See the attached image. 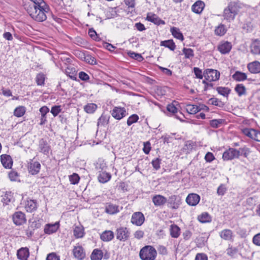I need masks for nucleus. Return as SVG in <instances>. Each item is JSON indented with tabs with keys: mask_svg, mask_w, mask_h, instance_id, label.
<instances>
[{
	"mask_svg": "<svg viewBox=\"0 0 260 260\" xmlns=\"http://www.w3.org/2000/svg\"><path fill=\"white\" fill-rule=\"evenodd\" d=\"M160 45L168 48L172 51H174L176 48V45L172 40H168L160 42Z\"/></svg>",
	"mask_w": 260,
	"mask_h": 260,
	"instance_id": "nucleus-31",
	"label": "nucleus"
},
{
	"mask_svg": "<svg viewBox=\"0 0 260 260\" xmlns=\"http://www.w3.org/2000/svg\"><path fill=\"white\" fill-rule=\"evenodd\" d=\"M200 200V197L196 193L189 194L186 198V203L190 206L197 205Z\"/></svg>",
	"mask_w": 260,
	"mask_h": 260,
	"instance_id": "nucleus-20",
	"label": "nucleus"
},
{
	"mask_svg": "<svg viewBox=\"0 0 260 260\" xmlns=\"http://www.w3.org/2000/svg\"><path fill=\"white\" fill-rule=\"evenodd\" d=\"M195 260H208V257L205 253H199L197 254Z\"/></svg>",
	"mask_w": 260,
	"mask_h": 260,
	"instance_id": "nucleus-60",
	"label": "nucleus"
},
{
	"mask_svg": "<svg viewBox=\"0 0 260 260\" xmlns=\"http://www.w3.org/2000/svg\"><path fill=\"white\" fill-rule=\"evenodd\" d=\"M232 45L231 42L228 41H221L218 45V50L222 54L229 53L231 51Z\"/></svg>",
	"mask_w": 260,
	"mask_h": 260,
	"instance_id": "nucleus-16",
	"label": "nucleus"
},
{
	"mask_svg": "<svg viewBox=\"0 0 260 260\" xmlns=\"http://www.w3.org/2000/svg\"><path fill=\"white\" fill-rule=\"evenodd\" d=\"M209 102L211 105L216 106L219 107H223L224 105V103L221 100L215 98L210 99L209 100Z\"/></svg>",
	"mask_w": 260,
	"mask_h": 260,
	"instance_id": "nucleus-40",
	"label": "nucleus"
},
{
	"mask_svg": "<svg viewBox=\"0 0 260 260\" xmlns=\"http://www.w3.org/2000/svg\"><path fill=\"white\" fill-rule=\"evenodd\" d=\"M108 118L106 115H102L99 118L97 125L98 126H104L108 123Z\"/></svg>",
	"mask_w": 260,
	"mask_h": 260,
	"instance_id": "nucleus-44",
	"label": "nucleus"
},
{
	"mask_svg": "<svg viewBox=\"0 0 260 260\" xmlns=\"http://www.w3.org/2000/svg\"><path fill=\"white\" fill-rule=\"evenodd\" d=\"M128 54L131 58L137 60L139 61H141L143 59L142 56L140 54L136 53L134 52H130L128 53Z\"/></svg>",
	"mask_w": 260,
	"mask_h": 260,
	"instance_id": "nucleus-51",
	"label": "nucleus"
},
{
	"mask_svg": "<svg viewBox=\"0 0 260 260\" xmlns=\"http://www.w3.org/2000/svg\"><path fill=\"white\" fill-rule=\"evenodd\" d=\"M182 51L186 58H190L194 56L193 51L190 48H184Z\"/></svg>",
	"mask_w": 260,
	"mask_h": 260,
	"instance_id": "nucleus-47",
	"label": "nucleus"
},
{
	"mask_svg": "<svg viewBox=\"0 0 260 260\" xmlns=\"http://www.w3.org/2000/svg\"><path fill=\"white\" fill-rule=\"evenodd\" d=\"M240 6L236 2H231L228 6L224 10L223 16L224 19L231 22L233 21L235 16L238 14Z\"/></svg>",
	"mask_w": 260,
	"mask_h": 260,
	"instance_id": "nucleus-2",
	"label": "nucleus"
},
{
	"mask_svg": "<svg viewBox=\"0 0 260 260\" xmlns=\"http://www.w3.org/2000/svg\"><path fill=\"white\" fill-rule=\"evenodd\" d=\"M24 208L27 212H33L38 208V203L36 200H29L25 202Z\"/></svg>",
	"mask_w": 260,
	"mask_h": 260,
	"instance_id": "nucleus-18",
	"label": "nucleus"
},
{
	"mask_svg": "<svg viewBox=\"0 0 260 260\" xmlns=\"http://www.w3.org/2000/svg\"><path fill=\"white\" fill-rule=\"evenodd\" d=\"M239 151H240V155H242L245 157H247L251 152L250 148L246 146L240 148Z\"/></svg>",
	"mask_w": 260,
	"mask_h": 260,
	"instance_id": "nucleus-49",
	"label": "nucleus"
},
{
	"mask_svg": "<svg viewBox=\"0 0 260 260\" xmlns=\"http://www.w3.org/2000/svg\"><path fill=\"white\" fill-rule=\"evenodd\" d=\"M205 159L207 162H210L215 159V157L212 153L208 152L206 153Z\"/></svg>",
	"mask_w": 260,
	"mask_h": 260,
	"instance_id": "nucleus-61",
	"label": "nucleus"
},
{
	"mask_svg": "<svg viewBox=\"0 0 260 260\" xmlns=\"http://www.w3.org/2000/svg\"><path fill=\"white\" fill-rule=\"evenodd\" d=\"M12 219L16 225H22L26 222L25 215L21 211L15 212L12 216Z\"/></svg>",
	"mask_w": 260,
	"mask_h": 260,
	"instance_id": "nucleus-7",
	"label": "nucleus"
},
{
	"mask_svg": "<svg viewBox=\"0 0 260 260\" xmlns=\"http://www.w3.org/2000/svg\"><path fill=\"white\" fill-rule=\"evenodd\" d=\"M84 60L87 63L90 64H96V61L94 57H93L91 55H86L84 56Z\"/></svg>",
	"mask_w": 260,
	"mask_h": 260,
	"instance_id": "nucleus-52",
	"label": "nucleus"
},
{
	"mask_svg": "<svg viewBox=\"0 0 260 260\" xmlns=\"http://www.w3.org/2000/svg\"><path fill=\"white\" fill-rule=\"evenodd\" d=\"M167 109L169 112L173 114L176 113L177 112V108L173 104H169L167 106Z\"/></svg>",
	"mask_w": 260,
	"mask_h": 260,
	"instance_id": "nucleus-62",
	"label": "nucleus"
},
{
	"mask_svg": "<svg viewBox=\"0 0 260 260\" xmlns=\"http://www.w3.org/2000/svg\"><path fill=\"white\" fill-rule=\"evenodd\" d=\"M226 31V30L224 25L223 24H220L215 28V33L217 35L221 36L225 34Z\"/></svg>",
	"mask_w": 260,
	"mask_h": 260,
	"instance_id": "nucleus-43",
	"label": "nucleus"
},
{
	"mask_svg": "<svg viewBox=\"0 0 260 260\" xmlns=\"http://www.w3.org/2000/svg\"><path fill=\"white\" fill-rule=\"evenodd\" d=\"M130 233L125 227H121L116 230V238L121 241H125L129 238Z\"/></svg>",
	"mask_w": 260,
	"mask_h": 260,
	"instance_id": "nucleus-8",
	"label": "nucleus"
},
{
	"mask_svg": "<svg viewBox=\"0 0 260 260\" xmlns=\"http://www.w3.org/2000/svg\"><path fill=\"white\" fill-rule=\"evenodd\" d=\"M199 221L202 223L209 222L211 218L209 214L207 212H204L198 217Z\"/></svg>",
	"mask_w": 260,
	"mask_h": 260,
	"instance_id": "nucleus-36",
	"label": "nucleus"
},
{
	"mask_svg": "<svg viewBox=\"0 0 260 260\" xmlns=\"http://www.w3.org/2000/svg\"><path fill=\"white\" fill-rule=\"evenodd\" d=\"M220 75V74L219 71L211 69H206L204 72V76L205 79L210 82L218 80Z\"/></svg>",
	"mask_w": 260,
	"mask_h": 260,
	"instance_id": "nucleus-4",
	"label": "nucleus"
},
{
	"mask_svg": "<svg viewBox=\"0 0 260 260\" xmlns=\"http://www.w3.org/2000/svg\"><path fill=\"white\" fill-rule=\"evenodd\" d=\"M18 174L15 171H11L9 174V177L11 181H17L18 180Z\"/></svg>",
	"mask_w": 260,
	"mask_h": 260,
	"instance_id": "nucleus-54",
	"label": "nucleus"
},
{
	"mask_svg": "<svg viewBox=\"0 0 260 260\" xmlns=\"http://www.w3.org/2000/svg\"><path fill=\"white\" fill-rule=\"evenodd\" d=\"M111 112L112 116L117 120L121 119L127 114L125 109L120 107H115Z\"/></svg>",
	"mask_w": 260,
	"mask_h": 260,
	"instance_id": "nucleus-9",
	"label": "nucleus"
},
{
	"mask_svg": "<svg viewBox=\"0 0 260 260\" xmlns=\"http://www.w3.org/2000/svg\"><path fill=\"white\" fill-rule=\"evenodd\" d=\"M244 135L258 142H260V131L253 129L246 128L242 130Z\"/></svg>",
	"mask_w": 260,
	"mask_h": 260,
	"instance_id": "nucleus-6",
	"label": "nucleus"
},
{
	"mask_svg": "<svg viewBox=\"0 0 260 260\" xmlns=\"http://www.w3.org/2000/svg\"><path fill=\"white\" fill-rule=\"evenodd\" d=\"M25 112V108L23 106H19L17 107L14 112V115L17 117L22 116Z\"/></svg>",
	"mask_w": 260,
	"mask_h": 260,
	"instance_id": "nucleus-39",
	"label": "nucleus"
},
{
	"mask_svg": "<svg viewBox=\"0 0 260 260\" xmlns=\"http://www.w3.org/2000/svg\"><path fill=\"white\" fill-rule=\"evenodd\" d=\"M219 237L222 240L233 242L235 235L233 232L228 229H223L219 233Z\"/></svg>",
	"mask_w": 260,
	"mask_h": 260,
	"instance_id": "nucleus-13",
	"label": "nucleus"
},
{
	"mask_svg": "<svg viewBox=\"0 0 260 260\" xmlns=\"http://www.w3.org/2000/svg\"><path fill=\"white\" fill-rule=\"evenodd\" d=\"M152 201L155 206L160 207L166 204L167 199L162 195L156 194L152 197Z\"/></svg>",
	"mask_w": 260,
	"mask_h": 260,
	"instance_id": "nucleus-19",
	"label": "nucleus"
},
{
	"mask_svg": "<svg viewBox=\"0 0 260 260\" xmlns=\"http://www.w3.org/2000/svg\"><path fill=\"white\" fill-rule=\"evenodd\" d=\"M111 178L110 174L106 172H100L98 175V180L99 182L105 183L109 181Z\"/></svg>",
	"mask_w": 260,
	"mask_h": 260,
	"instance_id": "nucleus-27",
	"label": "nucleus"
},
{
	"mask_svg": "<svg viewBox=\"0 0 260 260\" xmlns=\"http://www.w3.org/2000/svg\"><path fill=\"white\" fill-rule=\"evenodd\" d=\"M176 198H177L176 196L173 195V196H170L169 199V203L171 205H173L172 208L174 209H176L178 207V205L175 204V201L176 200Z\"/></svg>",
	"mask_w": 260,
	"mask_h": 260,
	"instance_id": "nucleus-55",
	"label": "nucleus"
},
{
	"mask_svg": "<svg viewBox=\"0 0 260 260\" xmlns=\"http://www.w3.org/2000/svg\"><path fill=\"white\" fill-rule=\"evenodd\" d=\"M74 236L76 238H80L84 235V228L81 225L75 226L73 231Z\"/></svg>",
	"mask_w": 260,
	"mask_h": 260,
	"instance_id": "nucleus-30",
	"label": "nucleus"
},
{
	"mask_svg": "<svg viewBox=\"0 0 260 260\" xmlns=\"http://www.w3.org/2000/svg\"><path fill=\"white\" fill-rule=\"evenodd\" d=\"M252 242L255 245L260 246V233L254 236L252 239Z\"/></svg>",
	"mask_w": 260,
	"mask_h": 260,
	"instance_id": "nucleus-63",
	"label": "nucleus"
},
{
	"mask_svg": "<svg viewBox=\"0 0 260 260\" xmlns=\"http://www.w3.org/2000/svg\"><path fill=\"white\" fill-rule=\"evenodd\" d=\"M30 255L28 248L21 247L17 250V257L19 260H28Z\"/></svg>",
	"mask_w": 260,
	"mask_h": 260,
	"instance_id": "nucleus-17",
	"label": "nucleus"
},
{
	"mask_svg": "<svg viewBox=\"0 0 260 260\" xmlns=\"http://www.w3.org/2000/svg\"><path fill=\"white\" fill-rule=\"evenodd\" d=\"M216 90L218 93L224 96L227 97L230 93L231 90L228 87H218Z\"/></svg>",
	"mask_w": 260,
	"mask_h": 260,
	"instance_id": "nucleus-41",
	"label": "nucleus"
},
{
	"mask_svg": "<svg viewBox=\"0 0 260 260\" xmlns=\"http://www.w3.org/2000/svg\"><path fill=\"white\" fill-rule=\"evenodd\" d=\"M114 233L110 231H105L102 233L100 238L101 240L105 242H109L114 238Z\"/></svg>",
	"mask_w": 260,
	"mask_h": 260,
	"instance_id": "nucleus-26",
	"label": "nucleus"
},
{
	"mask_svg": "<svg viewBox=\"0 0 260 260\" xmlns=\"http://www.w3.org/2000/svg\"><path fill=\"white\" fill-rule=\"evenodd\" d=\"M170 31L174 38L181 41H183L184 40L183 36L179 28L173 27L171 28Z\"/></svg>",
	"mask_w": 260,
	"mask_h": 260,
	"instance_id": "nucleus-34",
	"label": "nucleus"
},
{
	"mask_svg": "<svg viewBox=\"0 0 260 260\" xmlns=\"http://www.w3.org/2000/svg\"><path fill=\"white\" fill-rule=\"evenodd\" d=\"M46 260H60V259L55 253H51L47 255Z\"/></svg>",
	"mask_w": 260,
	"mask_h": 260,
	"instance_id": "nucleus-64",
	"label": "nucleus"
},
{
	"mask_svg": "<svg viewBox=\"0 0 260 260\" xmlns=\"http://www.w3.org/2000/svg\"><path fill=\"white\" fill-rule=\"evenodd\" d=\"M106 212L110 214H116L119 212L118 206L116 205L109 204L106 207Z\"/></svg>",
	"mask_w": 260,
	"mask_h": 260,
	"instance_id": "nucleus-32",
	"label": "nucleus"
},
{
	"mask_svg": "<svg viewBox=\"0 0 260 260\" xmlns=\"http://www.w3.org/2000/svg\"><path fill=\"white\" fill-rule=\"evenodd\" d=\"M157 250L158 251L159 254L161 255H167L168 254V250L167 248L162 245H159L158 248Z\"/></svg>",
	"mask_w": 260,
	"mask_h": 260,
	"instance_id": "nucleus-59",
	"label": "nucleus"
},
{
	"mask_svg": "<svg viewBox=\"0 0 260 260\" xmlns=\"http://www.w3.org/2000/svg\"><path fill=\"white\" fill-rule=\"evenodd\" d=\"M60 111L61 108L60 106H53L51 110V113L54 117L56 116L60 112Z\"/></svg>",
	"mask_w": 260,
	"mask_h": 260,
	"instance_id": "nucleus-53",
	"label": "nucleus"
},
{
	"mask_svg": "<svg viewBox=\"0 0 260 260\" xmlns=\"http://www.w3.org/2000/svg\"><path fill=\"white\" fill-rule=\"evenodd\" d=\"M139 256L141 260H155L157 251L151 245H146L141 249Z\"/></svg>",
	"mask_w": 260,
	"mask_h": 260,
	"instance_id": "nucleus-3",
	"label": "nucleus"
},
{
	"mask_svg": "<svg viewBox=\"0 0 260 260\" xmlns=\"http://www.w3.org/2000/svg\"><path fill=\"white\" fill-rule=\"evenodd\" d=\"M73 253L74 257L78 260H82L86 256L84 249L79 244H77L74 247Z\"/></svg>",
	"mask_w": 260,
	"mask_h": 260,
	"instance_id": "nucleus-12",
	"label": "nucleus"
},
{
	"mask_svg": "<svg viewBox=\"0 0 260 260\" xmlns=\"http://www.w3.org/2000/svg\"><path fill=\"white\" fill-rule=\"evenodd\" d=\"M170 235L172 237L177 238L180 234V229L176 224H172L170 228Z\"/></svg>",
	"mask_w": 260,
	"mask_h": 260,
	"instance_id": "nucleus-29",
	"label": "nucleus"
},
{
	"mask_svg": "<svg viewBox=\"0 0 260 260\" xmlns=\"http://www.w3.org/2000/svg\"><path fill=\"white\" fill-rule=\"evenodd\" d=\"M31 4L26 5L25 9L28 14L36 21L43 22L46 20L50 8L44 0H30Z\"/></svg>",
	"mask_w": 260,
	"mask_h": 260,
	"instance_id": "nucleus-1",
	"label": "nucleus"
},
{
	"mask_svg": "<svg viewBox=\"0 0 260 260\" xmlns=\"http://www.w3.org/2000/svg\"><path fill=\"white\" fill-rule=\"evenodd\" d=\"M1 160L2 165L5 168H11L13 165L12 159L11 156L7 154H3L1 156Z\"/></svg>",
	"mask_w": 260,
	"mask_h": 260,
	"instance_id": "nucleus-23",
	"label": "nucleus"
},
{
	"mask_svg": "<svg viewBox=\"0 0 260 260\" xmlns=\"http://www.w3.org/2000/svg\"><path fill=\"white\" fill-rule=\"evenodd\" d=\"M160 161L161 160L158 158L152 161V166L156 170H157L160 168Z\"/></svg>",
	"mask_w": 260,
	"mask_h": 260,
	"instance_id": "nucleus-56",
	"label": "nucleus"
},
{
	"mask_svg": "<svg viewBox=\"0 0 260 260\" xmlns=\"http://www.w3.org/2000/svg\"><path fill=\"white\" fill-rule=\"evenodd\" d=\"M146 20L157 25L165 24L164 20L160 19L156 15L152 13H148Z\"/></svg>",
	"mask_w": 260,
	"mask_h": 260,
	"instance_id": "nucleus-22",
	"label": "nucleus"
},
{
	"mask_svg": "<svg viewBox=\"0 0 260 260\" xmlns=\"http://www.w3.org/2000/svg\"><path fill=\"white\" fill-rule=\"evenodd\" d=\"M250 51L254 55H260V40L256 39L251 44Z\"/></svg>",
	"mask_w": 260,
	"mask_h": 260,
	"instance_id": "nucleus-24",
	"label": "nucleus"
},
{
	"mask_svg": "<svg viewBox=\"0 0 260 260\" xmlns=\"http://www.w3.org/2000/svg\"><path fill=\"white\" fill-rule=\"evenodd\" d=\"M247 68L249 71L252 74H258L260 73V62L254 61L247 64Z\"/></svg>",
	"mask_w": 260,
	"mask_h": 260,
	"instance_id": "nucleus-21",
	"label": "nucleus"
},
{
	"mask_svg": "<svg viewBox=\"0 0 260 260\" xmlns=\"http://www.w3.org/2000/svg\"><path fill=\"white\" fill-rule=\"evenodd\" d=\"M139 120V116L137 114H133L130 116L127 120V124L128 126L136 123Z\"/></svg>",
	"mask_w": 260,
	"mask_h": 260,
	"instance_id": "nucleus-46",
	"label": "nucleus"
},
{
	"mask_svg": "<svg viewBox=\"0 0 260 260\" xmlns=\"http://www.w3.org/2000/svg\"><path fill=\"white\" fill-rule=\"evenodd\" d=\"M97 108L96 104L93 103H89L85 106L84 109L87 113H93Z\"/></svg>",
	"mask_w": 260,
	"mask_h": 260,
	"instance_id": "nucleus-37",
	"label": "nucleus"
},
{
	"mask_svg": "<svg viewBox=\"0 0 260 260\" xmlns=\"http://www.w3.org/2000/svg\"><path fill=\"white\" fill-rule=\"evenodd\" d=\"M235 90L239 96L244 94L246 91L245 86L242 84H237Z\"/></svg>",
	"mask_w": 260,
	"mask_h": 260,
	"instance_id": "nucleus-42",
	"label": "nucleus"
},
{
	"mask_svg": "<svg viewBox=\"0 0 260 260\" xmlns=\"http://www.w3.org/2000/svg\"><path fill=\"white\" fill-rule=\"evenodd\" d=\"M69 179L71 184H76L79 182L80 177L77 174L74 173L69 176Z\"/></svg>",
	"mask_w": 260,
	"mask_h": 260,
	"instance_id": "nucleus-48",
	"label": "nucleus"
},
{
	"mask_svg": "<svg viewBox=\"0 0 260 260\" xmlns=\"http://www.w3.org/2000/svg\"><path fill=\"white\" fill-rule=\"evenodd\" d=\"M240 156V151L233 148H230L225 151L222 154V158L224 160H232L239 158Z\"/></svg>",
	"mask_w": 260,
	"mask_h": 260,
	"instance_id": "nucleus-5",
	"label": "nucleus"
},
{
	"mask_svg": "<svg viewBox=\"0 0 260 260\" xmlns=\"http://www.w3.org/2000/svg\"><path fill=\"white\" fill-rule=\"evenodd\" d=\"M27 169L29 173L35 175L39 173L41 169V164L37 161L31 159L28 163Z\"/></svg>",
	"mask_w": 260,
	"mask_h": 260,
	"instance_id": "nucleus-11",
	"label": "nucleus"
},
{
	"mask_svg": "<svg viewBox=\"0 0 260 260\" xmlns=\"http://www.w3.org/2000/svg\"><path fill=\"white\" fill-rule=\"evenodd\" d=\"M12 199V195L11 192H7L3 196H2V202L4 204L8 205Z\"/></svg>",
	"mask_w": 260,
	"mask_h": 260,
	"instance_id": "nucleus-38",
	"label": "nucleus"
},
{
	"mask_svg": "<svg viewBox=\"0 0 260 260\" xmlns=\"http://www.w3.org/2000/svg\"><path fill=\"white\" fill-rule=\"evenodd\" d=\"M185 109L190 114H195L200 111V109L198 107V106L191 104L186 105Z\"/></svg>",
	"mask_w": 260,
	"mask_h": 260,
	"instance_id": "nucleus-35",
	"label": "nucleus"
},
{
	"mask_svg": "<svg viewBox=\"0 0 260 260\" xmlns=\"http://www.w3.org/2000/svg\"><path fill=\"white\" fill-rule=\"evenodd\" d=\"M222 119H213L210 121V124L213 128H217L222 123Z\"/></svg>",
	"mask_w": 260,
	"mask_h": 260,
	"instance_id": "nucleus-50",
	"label": "nucleus"
},
{
	"mask_svg": "<svg viewBox=\"0 0 260 260\" xmlns=\"http://www.w3.org/2000/svg\"><path fill=\"white\" fill-rule=\"evenodd\" d=\"M38 149L40 152L48 155L51 151V147L46 140L42 139L39 142Z\"/></svg>",
	"mask_w": 260,
	"mask_h": 260,
	"instance_id": "nucleus-14",
	"label": "nucleus"
},
{
	"mask_svg": "<svg viewBox=\"0 0 260 260\" xmlns=\"http://www.w3.org/2000/svg\"><path fill=\"white\" fill-rule=\"evenodd\" d=\"M59 222L57 221L54 223L46 224L44 229V232L46 234L51 235L55 233L59 228Z\"/></svg>",
	"mask_w": 260,
	"mask_h": 260,
	"instance_id": "nucleus-15",
	"label": "nucleus"
},
{
	"mask_svg": "<svg viewBox=\"0 0 260 260\" xmlns=\"http://www.w3.org/2000/svg\"><path fill=\"white\" fill-rule=\"evenodd\" d=\"M205 4L201 1L196 2L192 6V11L197 13H201L204 9Z\"/></svg>",
	"mask_w": 260,
	"mask_h": 260,
	"instance_id": "nucleus-25",
	"label": "nucleus"
},
{
	"mask_svg": "<svg viewBox=\"0 0 260 260\" xmlns=\"http://www.w3.org/2000/svg\"><path fill=\"white\" fill-rule=\"evenodd\" d=\"M145 221V217L141 212H136L132 214L131 222L137 226H141Z\"/></svg>",
	"mask_w": 260,
	"mask_h": 260,
	"instance_id": "nucleus-10",
	"label": "nucleus"
},
{
	"mask_svg": "<svg viewBox=\"0 0 260 260\" xmlns=\"http://www.w3.org/2000/svg\"><path fill=\"white\" fill-rule=\"evenodd\" d=\"M134 236L135 238L140 240L143 238L144 236V232L141 230H138L134 233Z\"/></svg>",
	"mask_w": 260,
	"mask_h": 260,
	"instance_id": "nucleus-58",
	"label": "nucleus"
},
{
	"mask_svg": "<svg viewBox=\"0 0 260 260\" xmlns=\"http://www.w3.org/2000/svg\"><path fill=\"white\" fill-rule=\"evenodd\" d=\"M103 257V252L99 249H94L90 255L91 260H101Z\"/></svg>",
	"mask_w": 260,
	"mask_h": 260,
	"instance_id": "nucleus-28",
	"label": "nucleus"
},
{
	"mask_svg": "<svg viewBox=\"0 0 260 260\" xmlns=\"http://www.w3.org/2000/svg\"><path fill=\"white\" fill-rule=\"evenodd\" d=\"M45 77L43 73L38 74L36 78V81L38 85H43L44 84Z\"/></svg>",
	"mask_w": 260,
	"mask_h": 260,
	"instance_id": "nucleus-45",
	"label": "nucleus"
},
{
	"mask_svg": "<svg viewBox=\"0 0 260 260\" xmlns=\"http://www.w3.org/2000/svg\"><path fill=\"white\" fill-rule=\"evenodd\" d=\"M194 74L197 78L202 79L203 77L202 70L198 68H194L193 69Z\"/></svg>",
	"mask_w": 260,
	"mask_h": 260,
	"instance_id": "nucleus-57",
	"label": "nucleus"
},
{
	"mask_svg": "<svg viewBox=\"0 0 260 260\" xmlns=\"http://www.w3.org/2000/svg\"><path fill=\"white\" fill-rule=\"evenodd\" d=\"M232 78L237 81H243L247 79V75L244 73L236 71L235 74L233 75Z\"/></svg>",
	"mask_w": 260,
	"mask_h": 260,
	"instance_id": "nucleus-33",
	"label": "nucleus"
}]
</instances>
